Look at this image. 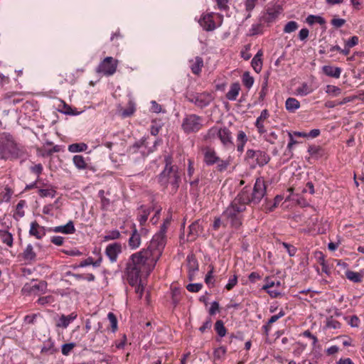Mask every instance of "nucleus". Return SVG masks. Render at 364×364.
<instances>
[{"label":"nucleus","instance_id":"obj_1","mask_svg":"<svg viewBox=\"0 0 364 364\" xmlns=\"http://www.w3.org/2000/svg\"><path fill=\"white\" fill-rule=\"evenodd\" d=\"M171 219L166 218L160 230L153 237L146 248L132 254L126 265L124 274L129 285L135 287V292L141 299L144 294V286L141 278L149 276L154 269L157 261L162 255L166 244V232Z\"/></svg>","mask_w":364,"mask_h":364},{"label":"nucleus","instance_id":"obj_2","mask_svg":"<svg viewBox=\"0 0 364 364\" xmlns=\"http://www.w3.org/2000/svg\"><path fill=\"white\" fill-rule=\"evenodd\" d=\"M267 192V185L262 177L257 178L253 189L250 186L244 187L223 212V226L228 223L233 228L238 229L242 224V213L247 205H258Z\"/></svg>","mask_w":364,"mask_h":364},{"label":"nucleus","instance_id":"obj_3","mask_svg":"<svg viewBox=\"0 0 364 364\" xmlns=\"http://www.w3.org/2000/svg\"><path fill=\"white\" fill-rule=\"evenodd\" d=\"M164 167L157 176V181L164 190H168L169 193L174 195L177 193L181 183V172L177 165L173 164L171 155H164Z\"/></svg>","mask_w":364,"mask_h":364},{"label":"nucleus","instance_id":"obj_4","mask_svg":"<svg viewBox=\"0 0 364 364\" xmlns=\"http://www.w3.org/2000/svg\"><path fill=\"white\" fill-rule=\"evenodd\" d=\"M26 154V147L18 142L9 132L0 134V159L14 161L23 158Z\"/></svg>","mask_w":364,"mask_h":364},{"label":"nucleus","instance_id":"obj_5","mask_svg":"<svg viewBox=\"0 0 364 364\" xmlns=\"http://www.w3.org/2000/svg\"><path fill=\"white\" fill-rule=\"evenodd\" d=\"M206 139H218L225 149H232L235 146L231 131L226 127L213 126L208 130Z\"/></svg>","mask_w":364,"mask_h":364},{"label":"nucleus","instance_id":"obj_6","mask_svg":"<svg viewBox=\"0 0 364 364\" xmlns=\"http://www.w3.org/2000/svg\"><path fill=\"white\" fill-rule=\"evenodd\" d=\"M270 159V156L264 150L248 149L245 154V160L252 168H255L257 166L263 167L269 162Z\"/></svg>","mask_w":364,"mask_h":364},{"label":"nucleus","instance_id":"obj_7","mask_svg":"<svg viewBox=\"0 0 364 364\" xmlns=\"http://www.w3.org/2000/svg\"><path fill=\"white\" fill-rule=\"evenodd\" d=\"M203 119L195 114L186 115L183 118L181 128L186 134L196 133L203 127Z\"/></svg>","mask_w":364,"mask_h":364},{"label":"nucleus","instance_id":"obj_8","mask_svg":"<svg viewBox=\"0 0 364 364\" xmlns=\"http://www.w3.org/2000/svg\"><path fill=\"white\" fill-rule=\"evenodd\" d=\"M186 98L188 102L193 103L196 107L200 109L208 107L214 100L213 95L208 92H187Z\"/></svg>","mask_w":364,"mask_h":364},{"label":"nucleus","instance_id":"obj_9","mask_svg":"<svg viewBox=\"0 0 364 364\" xmlns=\"http://www.w3.org/2000/svg\"><path fill=\"white\" fill-rule=\"evenodd\" d=\"M118 61L112 57H106L97 67L96 72L106 76L114 75L117 70Z\"/></svg>","mask_w":364,"mask_h":364},{"label":"nucleus","instance_id":"obj_10","mask_svg":"<svg viewBox=\"0 0 364 364\" xmlns=\"http://www.w3.org/2000/svg\"><path fill=\"white\" fill-rule=\"evenodd\" d=\"M215 17L220 19V21L223 20V16L214 12L204 14L201 16L198 21V23L206 31H212L217 27L215 21Z\"/></svg>","mask_w":364,"mask_h":364},{"label":"nucleus","instance_id":"obj_11","mask_svg":"<svg viewBox=\"0 0 364 364\" xmlns=\"http://www.w3.org/2000/svg\"><path fill=\"white\" fill-rule=\"evenodd\" d=\"M122 252V246L119 242H113L109 244L105 248V255L109 258L111 263H114L117 261L118 256Z\"/></svg>","mask_w":364,"mask_h":364},{"label":"nucleus","instance_id":"obj_12","mask_svg":"<svg viewBox=\"0 0 364 364\" xmlns=\"http://www.w3.org/2000/svg\"><path fill=\"white\" fill-rule=\"evenodd\" d=\"M269 113L268 110L266 109H263L255 122V126L257 129V131L260 135L267 133L266 125L267 123H269Z\"/></svg>","mask_w":364,"mask_h":364},{"label":"nucleus","instance_id":"obj_13","mask_svg":"<svg viewBox=\"0 0 364 364\" xmlns=\"http://www.w3.org/2000/svg\"><path fill=\"white\" fill-rule=\"evenodd\" d=\"M203 161L207 166H213L220 161V157L213 148L205 146L203 149Z\"/></svg>","mask_w":364,"mask_h":364},{"label":"nucleus","instance_id":"obj_14","mask_svg":"<svg viewBox=\"0 0 364 364\" xmlns=\"http://www.w3.org/2000/svg\"><path fill=\"white\" fill-rule=\"evenodd\" d=\"M1 225L4 227V229H0V240L2 244L9 247H12L14 245V235L9 231L10 226L6 225V223H1Z\"/></svg>","mask_w":364,"mask_h":364},{"label":"nucleus","instance_id":"obj_15","mask_svg":"<svg viewBox=\"0 0 364 364\" xmlns=\"http://www.w3.org/2000/svg\"><path fill=\"white\" fill-rule=\"evenodd\" d=\"M46 288V283L43 281L38 283H26L22 288V291L25 294H38L40 291H43Z\"/></svg>","mask_w":364,"mask_h":364},{"label":"nucleus","instance_id":"obj_16","mask_svg":"<svg viewBox=\"0 0 364 364\" xmlns=\"http://www.w3.org/2000/svg\"><path fill=\"white\" fill-rule=\"evenodd\" d=\"M48 231V228L40 225L37 221H33L30 225L29 235L38 240H41Z\"/></svg>","mask_w":364,"mask_h":364},{"label":"nucleus","instance_id":"obj_17","mask_svg":"<svg viewBox=\"0 0 364 364\" xmlns=\"http://www.w3.org/2000/svg\"><path fill=\"white\" fill-rule=\"evenodd\" d=\"M131 228L132 234L128 240V245L131 250H136L141 243V234L138 232L134 223H132Z\"/></svg>","mask_w":364,"mask_h":364},{"label":"nucleus","instance_id":"obj_18","mask_svg":"<svg viewBox=\"0 0 364 364\" xmlns=\"http://www.w3.org/2000/svg\"><path fill=\"white\" fill-rule=\"evenodd\" d=\"M75 230L74 223L72 220L68 221V223L64 225L48 228V231L49 232H60L65 235L73 234Z\"/></svg>","mask_w":364,"mask_h":364},{"label":"nucleus","instance_id":"obj_19","mask_svg":"<svg viewBox=\"0 0 364 364\" xmlns=\"http://www.w3.org/2000/svg\"><path fill=\"white\" fill-rule=\"evenodd\" d=\"M77 315L75 312H73L69 315L61 314L58 318H55V327L61 328H67L68 326L76 319Z\"/></svg>","mask_w":364,"mask_h":364},{"label":"nucleus","instance_id":"obj_20","mask_svg":"<svg viewBox=\"0 0 364 364\" xmlns=\"http://www.w3.org/2000/svg\"><path fill=\"white\" fill-rule=\"evenodd\" d=\"M284 315V311L283 309H281L277 314L271 316V318L268 320L267 323L262 327L263 334L267 337L269 336V332L272 329V325L276 321H277L280 318L283 317Z\"/></svg>","mask_w":364,"mask_h":364},{"label":"nucleus","instance_id":"obj_21","mask_svg":"<svg viewBox=\"0 0 364 364\" xmlns=\"http://www.w3.org/2000/svg\"><path fill=\"white\" fill-rule=\"evenodd\" d=\"M247 141L248 137L245 132L242 130L238 131L236 136V148L239 153L242 154L244 151Z\"/></svg>","mask_w":364,"mask_h":364},{"label":"nucleus","instance_id":"obj_22","mask_svg":"<svg viewBox=\"0 0 364 364\" xmlns=\"http://www.w3.org/2000/svg\"><path fill=\"white\" fill-rule=\"evenodd\" d=\"M190 68L194 75H199L202 68L203 67V60L202 58L197 56L194 59L189 60Z\"/></svg>","mask_w":364,"mask_h":364},{"label":"nucleus","instance_id":"obj_23","mask_svg":"<svg viewBox=\"0 0 364 364\" xmlns=\"http://www.w3.org/2000/svg\"><path fill=\"white\" fill-rule=\"evenodd\" d=\"M188 229L189 232L187 237L188 240L191 241L195 240L202 230V228L198 221L192 223L189 225Z\"/></svg>","mask_w":364,"mask_h":364},{"label":"nucleus","instance_id":"obj_24","mask_svg":"<svg viewBox=\"0 0 364 364\" xmlns=\"http://www.w3.org/2000/svg\"><path fill=\"white\" fill-rule=\"evenodd\" d=\"M36 253L34 251L32 245L28 244L22 253V257L24 261L28 262H34L36 259Z\"/></svg>","mask_w":364,"mask_h":364},{"label":"nucleus","instance_id":"obj_25","mask_svg":"<svg viewBox=\"0 0 364 364\" xmlns=\"http://www.w3.org/2000/svg\"><path fill=\"white\" fill-rule=\"evenodd\" d=\"M240 89V85L239 82L232 83L230 85L229 91L226 93V98L230 101L236 100Z\"/></svg>","mask_w":364,"mask_h":364},{"label":"nucleus","instance_id":"obj_26","mask_svg":"<svg viewBox=\"0 0 364 364\" xmlns=\"http://www.w3.org/2000/svg\"><path fill=\"white\" fill-rule=\"evenodd\" d=\"M262 51L259 50L257 54L254 56V58L252 60L251 65L253 68V70L257 73H259L262 70Z\"/></svg>","mask_w":364,"mask_h":364},{"label":"nucleus","instance_id":"obj_27","mask_svg":"<svg viewBox=\"0 0 364 364\" xmlns=\"http://www.w3.org/2000/svg\"><path fill=\"white\" fill-rule=\"evenodd\" d=\"M322 70L327 76L335 78H339L341 73V69L340 68L331 65H324L322 68Z\"/></svg>","mask_w":364,"mask_h":364},{"label":"nucleus","instance_id":"obj_28","mask_svg":"<svg viewBox=\"0 0 364 364\" xmlns=\"http://www.w3.org/2000/svg\"><path fill=\"white\" fill-rule=\"evenodd\" d=\"M57 352L55 348V343L51 339H48L43 343L41 348V353L52 355Z\"/></svg>","mask_w":364,"mask_h":364},{"label":"nucleus","instance_id":"obj_29","mask_svg":"<svg viewBox=\"0 0 364 364\" xmlns=\"http://www.w3.org/2000/svg\"><path fill=\"white\" fill-rule=\"evenodd\" d=\"M188 269L190 276L198 270V262L193 255L188 256Z\"/></svg>","mask_w":364,"mask_h":364},{"label":"nucleus","instance_id":"obj_30","mask_svg":"<svg viewBox=\"0 0 364 364\" xmlns=\"http://www.w3.org/2000/svg\"><path fill=\"white\" fill-rule=\"evenodd\" d=\"M285 107L289 112H294L300 107V102L296 98L289 97L286 100Z\"/></svg>","mask_w":364,"mask_h":364},{"label":"nucleus","instance_id":"obj_31","mask_svg":"<svg viewBox=\"0 0 364 364\" xmlns=\"http://www.w3.org/2000/svg\"><path fill=\"white\" fill-rule=\"evenodd\" d=\"M73 162L75 166L79 170H85L87 168L85 159L82 155H75L73 157Z\"/></svg>","mask_w":364,"mask_h":364},{"label":"nucleus","instance_id":"obj_32","mask_svg":"<svg viewBox=\"0 0 364 364\" xmlns=\"http://www.w3.org/2000/svg\"><path fill=\"white\" fill-rule=\"evenodd\" d=\"M87 148L88 146L85 143H74L68 145V150L71 153H77L85 151Z\"/></svg>","mask_w":364,"mask_h":364},{"label":"nucleus","instance_id":"obj_33","mask_svg":"<svg viewBox=\"0 0 364 364\" xmlns=\"http://www.w3.org/2000/svg\"><path fill=\"white\" fill-rule=\"evenodd\" d=\"M151 209L149 208L141 207V213L137 217L140 225L143 226L147 221L148 217L150 215Z\"/></svg>","mask_w":364,"mask_h":364},{"label":"nucleus","instance_id":"obj_34","mask_svg":"<svg viewBox=\"0 0 364 364\" xmlns=\"http://www.w3.org/2000/svg\"><path fill=\"white\" fill-rule=\"evenodd\" d=\"M324 328L340 329L341 328V323L333 318L332 316H330L326 318Z\"/></svg>","mask_w":364,"mask_h":364},{"label":"nucleus","instance_id":"obj_35","mask_svg":"<svg viewBox=\"0 0 364 364\" xmlns=\"http://www.w3.org/2000/svg\"><path fill=\"white\" fill-rule=\"evenodd\" d=\"M283 200V196L280 195H277L274 198L273 203H271L270 201H268L266 199V206L265 209L268 212H272L279 204V203Z\"/></svg>","mask_w":364,"mask_h":364},{"label":"nucleus","instance_id":"obj_36","mask_svg":"<svg viewBox=\"0 0 364 364\" xmlns=\"http://www.w3.org/2000/svg\"><path fill=\"white\" fill-rule=\"evenodd\" d=\"M121 233L117 230H112L105 232V235L103 236V241H110L119 239Z\"/></svg>","mask_w":364,"mask_h":364},{"label":"nucleus","instance_id":"obj_37","mask_svg":"<svg viewBox=\"0 0 364 364\" xmlns=\"http://www.w3.org/2000/svg\"><path fill=\"white\" fill-rule=\"evenodd\" d=\"M346 277L350 281L355 283H360L363 280V276L360 273L351 270L346 272Z\"/></svg>","mask_w":364,"mask_h":364},{"label":"nucleus","instance_id":"obj_38","mask_svg":"<svg viewBox=\"0 0 364 364\" xmlns=\"http://www.w3.org/2000/svg\"><path fill=\"white\" fill-rule=\"evenodd\" d=\"M242 82L243 85L250 90L252 87L255 80L249 72H245L242 75Z\"/></svg>","mask_w":364,"mask_h":364},{"label":"nucleus","instance_id":"obj_39","mask_svg":"<svg viewBox=\"0 0 364 364\" xmlns=\"http://www.w3.org/2000/svg\"><path fill=\"white\" fill-rule=\"evenodd\" d=\"M306 22L309 25H313L314 23H318L321 26H323L326 23L325 19L319 16L309 15L306 18Z\"/></svg>","mask_w":364,"mask_h":364},{"label":"nucleus","instance_id":"obj_40","mask_svg":"<svg viewBox=\"0 0 364 364\" xmlns=\"http://www.w3.org/2000/svg\"><path fill=\"white\" fill-rule=\"evenodd\" d=\"M199 178H196V179L190 181V194L193 195L196 197L199 196L200 188H199Z\"/></svg>","mask_w":364,"mask_h":364},{"label":"nucleus","instance_id":"obj_41","mask_svg":"<svg viewBox=\"0 0 364 364\" xmlns=\"http://www.w3.org/2000/svg\"><path fill=\"white\" fill-rule=\"evenodd\" d=\"M147 144L148 143L146 141V138L143 137L140 140L136 141L132 146L129 147V151L132 153H135L137 151L138 149L142 147H146Z\"/></svg>","mask_w":364,"mask_h":364},{"label":"nucleus","instance_id":"obj_42","mask_svg":"<svg viewBox=\"0 0 364 364\" xmlns=\"http://www.w3.org/2000/svg\"><path fill=\"white\" fill-rule=\"evenodd\" d=\"M279 12L274 9H269L264 16V20L267 23L273 22L279 16Z\"/></svg>","mask_w":364,"mask_h":364},{"label":"nucleus","instance_id":"obj_43","mask_svg":"<svg viewBox=\"0 0 364 364\" xmlns=\"http://www.w3.org/2000/svg\"><path fill=\"white\" fill-rule=\"evenodd\" d=\"M258 0H245V10L248 13L246 19L251 17V12L255 9Z\"/></svg>","mask_w":364,"mask_h":364},{"label":"nucleus","instance_id":"obj_44","mask_svg":"<svg viewBox=\"0 0 364 364\" xmlns=\"http://www.w3.org/2000/svg\"><path fill=\"white\" fill-rule=\"evenodd\" d=\"M38 194L41 197H50L54 198L56 195V191L53 188H40L38 190Z\"/></svg>","mask_w":364,"mask_h":364},{"label":"nucleus","instance_id":"obj_45","mask_svg":"<svg viewBox=\"0 0 364 364\" xmlns=\"http://www.w3.org/2000/svg\"><path fill=\"white\" fill-rule=\"evenodd\" d=\"M299 28V24L294 21H290L286 23L284 27L283 31L285 33H291L296 31Z\"/></svg>","mask_w":364,"mask_h":364},{"label":"nucleus","instance_id":"obj_46","mask_svg":"<svg viewBox=\"0 0 364 364\" xmlns=\"http://www.w3.org/2000/svg\"><path fill=\"white\" fill-rule=\"evenodd\" d=\"M107 318L109 321L111 330L113 333L116 332L118 329V322L116 316L112 312H109Z\"/></svg>","mask_w":364,"mask_h":364},{"label":"nucleus","instance_id":"obj_47","mask_svg":"<svg viewBox=\"0 0 364 364\" xmlns=\"http://www.w3.org/2000/svg\"><path fill=\"white\" fill-rule=\"evenodd\" d=\"M294 346L295 348L294 349L293 354L297 357L300 356L307 347L306 343H304L300 341L296 342Z\"/></svg>","mask_w":364,"mask_h":364},{"label":"nucleus","instance_id":"obj_48","mask_svg":"<svg viewBox=\"0 0 364 364\" xmlns=\"http://www.w3.org/2000/svg\"><path fill=\"white\" fill-rule=\"evenodd\" d=\"M215 330L220 337L225 336L227 332L226 328L221 320H218L215 322Z\"/></svg>","mask_w":364,"mask_h":364},{"label":"nucleus","instance_id":"obj_49","mask_svg":"<svg viewBox=\"0 0 364 364\" xmlns=\"http://www.w3.org/2000/svg\"><path fill=\"white\" fill-rule=\"evenodd\" d=\"M296 91L297 95L306 96L312 92V89L306 83H303L300 87L296 88Z\"/></svg>","mask_w":364,"mask_h":364},{"label":"nucleus","instance_id":"obj_50","mask_svg":"<svg viewBox=\"0 0 364 364\" xmlns=\"http://www.w3.org/2000/svg\"><path fill=\"white\" fill-rule=\"evenodd\" d=\"M54 301H55V297L52 295H48V296L40 297L36 301V303H38L39 305L45 306V305L51 304Z\"/></svg>","mask_w":364,"mask_h":364},{"label":"nucleus","instance_id":"obj_51","mask_svg":"<svg viewBox=\"0 0 364 364\" xmlns=\"http://www.w3.org/2000/svg\"><path fill=\"white\" fill-rule=\"evenodd\" d=\"M226 352L227 348L224 346H220L214 350L213 356L216 360H223Z\"/></svg>","mask_w":364,"mask_h":364},{"label":"nucleus","instance_id":"obj_52","mask_svg":"<svg viewBox=\"0 0 364 364\" xmlns=\"http://www.w3.org/2000/svg\"><path fill=\"white\" fill-rule=\"evenodd\" d=\"M213 272L214 267L212 266L205 277V282L209 287H212L214 286L215 280L213 277Z\"/></svg>","mask_w":364,"mask_h":364},{"label":"nucleus","instance_id":"obj_53","mask_svg":"<svg viewBox=\"0 0 364 364\" xmlns=\"http://www.w3.org/2000/svg\"><path fill=\"white\" fill-rule=\"evenodd\" d=\"M104 191L101 190L99 191V195L101 198V209L103 210H108L109 205H110V200L105 196H103Z\"/></svg>","mask_w":364,"mask_h":364},{"label":"nucleus","instance_id":"obj_54","mask_svg":"<svg viewBox=\"0 0 364 364\" xmlns=\"http://www.w3.org/2000/svg\"><path fill=\"white\" fill-rule=\"evenodd\" d=\"M75 343H65L62 346L61 352L63 355L68 356L70 354L72 350L75 347Z\"/></svg>","mask_w":364,"mask_h":364},{"label":"nucleus","instance_id":"obj_55","mask_svg":"<svg viewBox=\"0 0 364 364\" xmlns=\"http://www.w3.org/2000/svg\"><path fill=\"white\" fill-rule=\"evenodd\" d=\"M341 90L335 85H328L326 87V92L333 96H338L341 94Z\"/></svg>","mask_w":364,"mask_h":364},{"label":"nucleus","instance_id":"obj_56","mask_svg":"<svg viewBox=\"0 0 364 364\" xmlns=\"http://www.w3.org/2000/svg\"><path fill=\"white\" fill-rule=\"evenodd\" d=\"M264 139L271 144H274L278 139V135L275 132H270L269 133H264Z\"/></svg>","mask_w":364,"mask_h":364},{"label":"nucleus","instance_id":"obj_57","mask_svg":"<svg viewBox=\"0 0 364 364\" xmlns=\"http://www.w3.org/2000/svg\"><path fill=\"white\" fill-rule=\"evenodd\" d=\"M282 245L286 249L290 257H294L296 255L297 249L294 245L285 242H283Z\"/></svg>","mask_w":364,"mask_h":364},{"label":"nucleus","instance_id":"obj_58","mask_svg":"<svg viewBox=\"0 0 364 364\" xmlns=\"http://www.w3.org/2000/svg\"><path fill=\"white\" fill-rule=\"evenodd\" d=\"M262 26L260 23L252 24L251 28L250 29V35L255 36L262 33Z\"/></svg>","mask_w":364,"mask_h":364},{"label":"nucleus","instance_id":"obj_59","mask_svg":"<svg viewBox=\"0 0 364 364\" xmlns=\"http://www.w3.org/2000/svg\"><path fill=\"white\" fill-rule=\"evenodd\" d=\"M217 170L220 172L225 171L228 166L230 165V163L227 160H223L220 158V161H218L217 163Z\"/></svg>","mask_w":364,"mask_h":364},{"label":"nucleus","instance_id":"obj_60","mask_svg":"<svg viewBox=\"0 0 364 364\" xmlns=\"http://www.w3.org/2000/svg\"><path fill=\"white\" fill-rule=\"evenodd\" d=\"M237 276L235 274L228 279V282L225 285V288L228 291H230L237 285Z\"/></svg>","mask_w":364,"mask_h":364},{"label":"nucleus","instance_id":"obj_61","mask_svg":"<svg viewBox=\"0 0 364 364\" xmlns=\"http://www.w3.org/2000/svg\"><path fill=\"white\" fill-rule=\"evenodd\" d=\"M95 338H99L100 339V341L97 343V346H103L108 340L107 336L102 331L99 330L95 333Z\"/></svg>","mask_w":364,"mask_h":364},{"label":"nucleus","instance_id":"obj_62","mask_svg":"<svg viewBox=\"0 0 364 364\" xmlns=\"http://www.w3.org/2000/svg\"><path fill=\"white\" fill-rule=\"evenodd\" d=\"M203 288L200 283L189 284L186 286V289L190 292H198Z\"/></svg>","mask_w":364,"mask_h":364},{"label":"nucleus","instance_id":"obj_63","mask_svg":"<svg viewBox=\"0 0 364 364\" xmlns=\"http://www.w3.org/2000/svg\"><path fill=\"white\" fill-rule=\"evenodd\" d=\"M264 282L265 284L262 287V289L264 291L272 289L274 287H275V282L273 281L270 277H266L264 279Z\"/></svg>","mask_w":364,"mask_h":364},{"label":"nucleus","instance_id":"obj_64","mask_svg":"<svg viewBox=\"0 0 364 364\" xmlns=\"http://www.w3.org/2000/svg\"><path fill=\"white\" fill-rule=\"evenodd\" d=\"M358 42H359L358 37L356 36H352L348 40L345 41V45L347 47H349V48H352L353 47L355 46L356 45H358Z\"/></svg>","mask_w":364,"mask_h":364}]
</instances>
